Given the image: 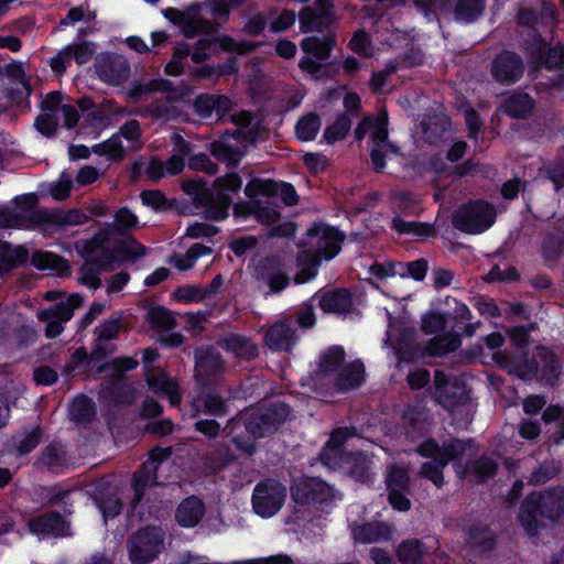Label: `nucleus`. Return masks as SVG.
<instances>
[{"mask_svg": "<svg viewBox=\"0 0 564 564\" xmlns=\"http://www.w3.org/2000/svg\"><path fill=\"white\" fill-rule=\"evenodd\" d=\"M516 19L518 25L529 29L521 42L528 61L536 69L563 70L564 44L562 42L552 44L535 28L542 20V12L533 8H521Z\"/></svg>", "mask_w": 564, "mask_h": 564, "instance_id": "f257e3e1", "label": "nucleus"}, {"mask_svg": "<svg viewBox=\"0 0 564 564\" xmlns=\"http://www.w3.org/2000/svg\"><path fill=\"white\" fill-rule=\"evenodd\" d=\"M344 235L335 228L326 225H314L307 231V241L304 246L308 249L297 256L299 272L294 276L296 284H302L313 279L322 262V259L329 260L339 251Z\"/></svg>", "mask_w": 564, "mask_h": 564, "instance_id": "f03ea898", "label": "nucleus"}, {"mask_svg": "<svg viewBox=\"0 0 564 564\" xmlns=\"http://www.w3.org/2000/svg\"><path fill=\"white\" fill-rule=\"evenodd\" d=\"M564 514V487L532 491L522 500L518 520L529 536L539 534V518L557 521Z\"/></svg>", "mask_w": 564, "mask_h": 564, "instance_id": "7ed1b4c3", "label": "nucleus"}, {"mask_svg": "<svg viewBox=\"0 0 564 564\" xmlns=\"http://www.w3.org/2000/svg\"><path fill=\"white\" fill-rule=\"evenodd\" d=\"M473 440L448 438L442 445L436 440L430 437L416 447V453L424 457L431 458L432 462L422 463L419 475L430 480L437 488H442L445 484L444 468L456 459H459L470 446Z\"/></svg>", "mask_w": 564, "mask_h": 564, "instance_id": "20e7f679", "label": "nucleus"}, {"mask_svg": "<svg viewBox=\"0 0 564 564\" xmlns=\"http://www.w3.org/2000/svg\"><path fill=\"white\" fill-rule=\"evenodd\" d=\"M496 220L494 206L484 200H470L458 207L452 216L453 226L465 234L479 235L489 229Z\"/></svg>", "mask_w": 564, "mask_h": 564, "instance_id": "39448f33", "label": "nucleus"}, {"mask_svg": "<svg viewBox=\"0 0 564 564\" xmlns=\"http://www.w3.org/2000/svg\"><path fill=\"white\" fill-rule=\"evenodd\" d=\"M165 532L155 525H148L127 539V549L132 564H149L164 549Z\"/></svg>", "mask_w": 564, "mask_h": 564, "instance_id": "423d86ee", "label": "nucleus"}, {"mask_svg": "<svg viewBox=\"0 0 564 564\" xmlns=\"http://www.w3.org/2000/svg\"><path fill=\"white\" fill-rule=\"evenodd\" d=\"M370 133V160L373 170L381 172L386 166V153L388 150V122L387 113L382 111L377 117H365L355 129L357 140Z\"/></svg>", "mask_w": 564, "mask_h": 564, "instance_id": "0eeeda50", "label": "nucleus"}, {"mask_svg": "<svg viewBox=\"0 0 564 564\" xmlns=\"http://www.w3.org/2000/svg\"><path fill=\"white\" fill-rule=\"evenodd\" d=\"M434 397L436 403L446 410L464 405L469 401V392L466 382L457 376L447 375L436 369L434 371Z\"/></svg>", "mask_w": 564, "mask_h": 564, "instance_id": "6e6552de", "label": "nucleus"}, {"mask_svg": "<svg viewBox=\"0 0 564 564\" xmlns=\"http://www.w3.org/2000/svg\"><path fill=\"white\" fill-rule=\"evenodd\" d=\"M290 413L285 403L278 402L264 409L253 410L245 422L246 431L253 438L265 437L279 429Z\"/></svg>", "mask_w": 564, "mask_h": 564, "instance_id": "1a4fd4ad", "label": "nucleus"}, {"mask_svg": "<svg viewBox=\"0 0 564 564\" xmlns=\"http://www.w3.org/2000/svg\"><path fill=\"white\" fill-rule=\"evenodd\" d=\"M45 209L39 208V196L34 193L17 196L13 199V206L9 207L10 227L26 230L43 229Z\"/></svg>", "mask_w": 564, "mask_h": 564, "instance_id": "9d476101", "label": "nucleus"}, {"mask_svg": "<svg viewBox=\"0 0 564 564\" xmlns=\"http://www.w3.org/2000/svg\"><path fill=\"white\" fill-rule=\"evenodd\" d=\"M292 498L297 506L308 510H318L334 499L330 486L315 477L299 479L291 489Z\"/></svg>", "mask_w": 564, "mask_h": 564, "instance_id": "9b49d317", "label": "nucleus"}, {"mask_svg": "<svg viewBox=\"0 0 564 564\" xmlns=\"http://www.w3.org/2000/svg\"><path fill=\"white\" fill-rule=\"evenodd\" d=\"M525 72L523 57L511 50L498 52L490 63V76L500 86H512L521 80Z\"/></svg>", "mask_w": 564, "mask_h": 564, "instance_id": "f8f14e48", "label": "nucleus"}, {"mask_svg": "<svg viewBox=\"0 0 564 564\" xmlns=\"http://www.w3.org/2000/svg\"><path fill=\"white\" fill-rule=\"evenodd\" d=\"M252 139L253 133L251 131L235 130L231 133L226 132L218 140L210 143L209 152L217 160L235 167L247 152V141Z\"/></svg>", "mask_w": 564, "mask_h": 564, "instance_id": "ddd939ff", "label": "nucleus"}, {"mask_svg": "<svg viewBox=\"0 0 564 564\" xmlns=\"http://www.w3.org/2000/svg\"><path fill=\"white\" fill-rule=\"evenodd\" d=\"M285 498V486L278 480L265 479L256 486L252 506L259 516L271 517L281 509Z\"/></svg>", "mask_w": 564, "mask_h": 564, "instance_id": "4468645a", "label": "nucleus"}, {"mask_svg": "<svg viewBox=\"0 0 564 564\" xmlns=\"http://www.w3.org/2000/svg\"><path fill=\"white\" fill-rule=\"evenodd\" d=\"M83 305V297L72 294L65 302L56 303L54 306L39 311L37 317L46 323L45 335L55 338L63 332V323L69 321L74 310Z\"/></svg>", "mask_w": 564, "mask_h": 564, "instance_id": "2eb2a0df", "label": "nucleus"}, {"mask_svg": "<svg viewBox=\"0 0 564 564\" xmlns=\"http://www.w3.org/2000/svg\"><path fill=\"white\" fill-rule=\"evenodd\" d=\"M257 280L267 284L272 293H279L290 284L285 264L276 257L262 259L256 270Z\"/></svg>", "mask_w": 564, "mask_h": 564, "instance_id": "dca6fc26", "label": "nucleus"}, {"mask_svg": "<svg viewBox=\"0 0 564 564\" xmlns=\"http://www.w3.org/2000/svg\"><path fill=\"white\" fill-rule=\"evenodd\" d=\"M95 67L99 78L112 86L121 85L130 76L128 59L118 54L101 55Z\"/></svg>", "mask_w": 564, "mask_h": 564, "instance_id": "f3484780", "label": "nucleus"}, {"mask_svg": "<svg viewBox=\"0 0 564 564\" xmlns=\"http://www.w3.org/2000/svg\"><path fill=\"white\" fill-rule=\"evenodd\" d=\"M96 52L91 42H82L70 44L61 50L52 59L51 68L55 74H63L66 70V64L74 59L78 65L88 63Z\"/></svg>", "mask_w": 564, "mask_h": 564, "instance_id": "a211bd4d", "label": "nucleus"}, {"mask_svg": "<svg viewBox=\"0 0 564 564\" xmlns=\"http://www.w3.org/2000/svg\"><path fill=\"white\" fill-rule=\"evenodd\" d=\"M466 544L477 555L492 552L498 544V534L486 523L474 522L466 530Z\"/></svg>", "mask_w": 564, "mask_h": 564, "instance_id": "6ab92c4d", "label": "nucleus"}, {"mask_svg": "<svg viewBox=\"0 0 564 564\" xmlns=\"http://www.w3.org/2000/svg\"><path fill=\"white\" fill-rule=\"evenodd\" d=\"M113 234L115 229L107 225L95 234L91 239L83 242L80 253L90 258V260L110 264L113 259V253L109 242Z\"/></svg>", "mask_w": 564, "mask_h": 564, "instance_id": "aec40b11", "label": "nucleus"}, {"mask_svg": "<svg viewBox=\"0 0 564 564\" xmlns=\"http://www.w3.org/2000/svg\"><path fill=\"white\" fill-rule=\"evenodd\" d=\"M501 358L508 371L521 380L530 381L539 373L536 349L531 356L529 351L520 352L519 355L505 351Z\"/></svg>", "mask_w": 564, "mask_h": 564, "instance_id": "412c9836", "label": "nucleus"}, {"mask_svg": "<svg viewBox=\"0 0 564 564\" xmlns=\"http://www.w3.org/2000/svg\"><path fill=\"white\" fill-rule=\"evenodd\" d=\"M297 339L296 330L289 319L280 321L270 326L263 337L264 345L274 351H290Z\"/></svg>", "mask_w": 564, "mask_h": 564, "instance_id": "4be33fe9", "label": "nucleus"}, {"mask_svg": "<svg viewBox=\"0 0 564 564\" xmlns=\"http://www.w3.org/2000/svg\"><path fill=\"white\" fill-rule=\"evenodd\" d=\"M29 529L36 535H53L56 538L70 534V525L58 512L51 511L29 521Z\"/></svg>", "mask_w": 564, "mask_h": 564, "instance_id": "5701e85b", "label": "nucleus"}, {"mask_svg": "<svg viewBox=\"0 0 564 564\" xmlns=\"http://www.w3.org/2000/svg\"><path fill=\"white\" fill-rule=\"evenodd\" d=\"M121 328L122 323L120 319H109L102 323L97 329V338L91 350V358L104 359L115 352L116 345L111 341L118 338Z\"/></svg>", "mask_w": 564, "mask_h": 564, "instance_id": "b1692460", "label": "nucleus"}, {"mask_svg": "<svg viewBox=\"0 0 564 564\" xmlns=\"http://www.w3.org/2000/svg\"><path fill=\"white\" fill-rule=\"evenodd\" d=\"M196 377L202 381H208L210 378L220 375L224 371V360L220 354L210 348H199L195 352Z\"/></svg>", "mask_w": 564, "mask_h": 564, "instance_id": "393cba45", "label": "nucleus"}, {"mask_svg": "<svg viewBox=\"0 0 564 564\" xmlns=\"http://www.w3.org/2000/svg\"><path fill=\"white\" fill-rule=\"evenodd\" d=\"M217 345L237 358L251 360L258 357L259 348L250 338L239 334H226L217 339Z\"/></svg>", "mask_w": 564, "mask_h": 564, "instance_id": "a878e982", "label": "nucleus"}, {"mask_svg": "<svg viewBox=\"0 0 564 564\" xmlns=\"http://www.w3.org/2000/svg\"><path fill=\"white\" fill-rule=\"evenodd\" d=\"M333 19V10L322 4L316 8L305 7L299 13L300 29L303 33L319 32Z\"/></svg>", "mask_w": 564, "mask_h": 564, "instance_id": "bb28decb", "label": "nucleus"}, {"mask_svg": "<svg viewBox=\"0 0 564 564\" xmlns=\"http://www.w3.org/2000/svg\"><path fill=\"white\" fill-rule=\"evenodd\" d=\"M535 107V100L525 91L516 90L508 95L501 105V110L512 119H527Z\"/></svg>", "mask_w": 564, "mask_h": 564, "instance_id": "cd10ccee", "label": "nucleus"}, {"mask_svg": "<svg viewBox=\"0 0 564 564\" xmlns=\"http://www.w3.org/2000/svg\"><path fill=\"white\" fill-rule=\"evenodd\" d=\"M145 380L154 392L164 393L172 405L175 406L181 403L177 382L170 378L164 371L156 368H149L147 370Z\"/></svg>", "mask_w": 564, "mask_h": 564, "instance_id": "c85d7f7f", "label": "nucleus"}, {"mask_svg": "<svg viewBox=\"0 0 564 564\" xmlns=\"http://www.w3.org/2000/svg\"><path fill=\"white\" fill-rule=\"evenodd\" d=\"M232 102L223 95H199L194 101L195 112L202 118H209L213 113L223 116L231 109Z\"/></svg>", "mask_w": 564, "mask_h": 564, "instance_id": "c756f323", "label": "nucleus"}, {"mask_svg": "<svg viewBox=\"0 0 564 564\" xmlns=\"http://www.w3.org/2000/svg\"><path fill=\"white\" fill-rule=\"evenodd\" d=\"M205 514V506L198 498L192 496L184 499L176 509L175 519L181 527L193 528Z\"/></svg>", "mask_w": 564, "mask_h": 564, "instance_id": "7c9ffc66", "label": "nucleus"}, {"mask_svg": "<svg viewBox=\"0 0 564 564\" xmlns=\"http://www.w3.org/2000/svg\"><path fill=\"white\" fill-rule=\"evenodd\" d=\"M462 345V338L458 333H446L431 338L423 347L422 356L443 357L449 352L456 351Z\"/></svg>", "mask_w": 564, "mask_h": 564, "instance_id": "2f4dec72", "label": "nucleus"}, {"mask_svg": "<svg viewBox=\"0 0 564 564\" xmlns=\"http://www.w3.org/2000/svg\"><path fill=\"white\" fill-rule=\"evenodd\" d=\"M156 473V465L153 460H147L143 463L140 470L133 477L132 489L134 491V497L131 500L132 506H135L141 501L147 488L159 484Z\"/></svg>", "mask_w": 564, "mask_h": 564, "instance_id": "473e14b6", "label": "nucleus"}, {"mask_svg": "<svg viewBox=\"0 0 564 564\" xmlns=\"http://www.w3.org/2000/svg\"><path fill=\"white\" fill-rule=\"evenodd\" d=\"M351 532L358 543H376L386 538L388 528L382 521H364L354 523Z\"/></svg>", "mask_w": 564, "mask_h": 564, "instance_id": "72a5a7b5", "label": "nucleus"}, {"mask_svg": "<svg viewBox=\"0 0 564 564\" xmlns=\"http://www.w3.org/2000/svg\"><path fill=\"white\" fill-rule=\"evenodd\" d=\"M318 304L325 313H345L350 310L352 302L349 292L339 289L324 293Z\"/></svg>", "mask_w": 564, "mask_h": 564, "instance_id": "f704fd0d", "label": "nucleus"}, {"mask_svg": "<svg viewBox=\"0 0 564 564\" xmlns=\"http://www.w3.org/2000/svg\"><path fill=\"white\" fill-rule=\"evenodd\" d=\"M335 45V37L330 34L322 37L307 36L301 42L302 51L306 54L313 55L318 61L327 59Z\"/></svg>", "mask_w": 564, "mask_h": 564, "instance_id": "c9c22d12", "label": "nucleus"}, {"mask_svg": "<svg viewBox=\"0 0 564 564\" xmlns=\"http://www.w3.org/2000/svg\"><path fill=\"white\" fill-rule=\"evenodd\" d=\"M31 264L40 270H51L59 275L68 273V261L48 251H35L31 257Z\"/></svg>", "mask_w": 564, "mask_h": 564, "instance_id": "e433bc0d", "label": "nucleus"}, {"mask_svg": "<svg viewBox=\"0 0 564 564\" xmlns=\"http://www.w3.org/2000/svg\"><path fill=\"white\" fill-rule=\"evenodd\" d=\"M536 357L541 377L550 382L557 380L561 365L556 355L545 346H538Z\"/></svg>", "mask_w": 564, "mask_h": 564, "instance_id": "4c0bfd02", "label": "nucleus"}, {"mask_svg": "<svg viewBox=\"0 0 564 564\" xmlns=\"http://www.w3.org/2000/svg\"><path fill=\"white\" fill-rule=\"evenodd\" d=\"M395 553L402 564H420L423 556L426 555L429 551L423 541L419 539H408L399 544Z\"/></svg>", "mask_w": 564, "mask_h": 564, "instance_id": "58836bf2", "label": "nucleus"}, {"mask_svg": "<svg viewBox=\"0 0 564 564\" xmlns=\"http://www.w3.org/2000/svg\"><path fill=\"white\" fill-rule=\"evenodd\" d=\"M174 93L176 91L172 88V83L167 79L156 78L151 79L145 83H135L128 91L127 97L139 101L143 96L151 95L153 93Z\"/></svg>", "mask_w": 564, "mask_h": 564, "instance_id": "ea45409f", "label": "nucleus"}, {"mask_svg": "<svg viewBox=\"0 0 564 564\" xmlns=\"http://www.w3.org/2000/svg\"><path fill=\"white\" fill-rule=\"evenodd\" d=\"M391 227L399 235H406L415 238H427L434 232L433 226L429 223L405 221L398 215L392 218Z\"/></svg>", "mask_w": 564, "mask_h": 564, "instance_id": "a19ab883", "label": "nucleus"}, {"mask_svg": "<svg viewBox=\"0 0 564 564\" xmlns=\"http://www.w3.org/2000/svg\"><path fill=\"white\" fill-rule=\"evenodd\" d=\"M364 380V367L361 362L354 361L344 365L336 375V384L343 390L358 387Z\"/></svg>", "mask_w": 564, "mask_h": 564, "instance_id": "79ce46f5", "label": "nucleus"}, {"mask_svg": "<svg viewBox=\"0 0 564 564\" xmlns=\"http://www.w3.org/2000/svg\"><path fill=\"white\" fill-rule=\"evenodd\" d=\"M486 0H457L454 14L457 21L475 22L484 12Z\"/></svg>", "mask_w": 564, "mask_h": 564, "instance_id": "37998d69", "label": "nucleus"}, {"mask_svg": "<svg viewBox=\"0 0 564 564\" xmlns=\"http://www.w3.org/2000/svg\"><path fill=\"white\" fill-rule=\"evenodd\" d=\"M108 270L109 264L95 260L86 261L79 270L78 282L96 290L101 284L100 273Z\"/></svg>", "mask_w": 564, "mask_h": 564, "instance_id": "c03bdc74", "label": "nucleus"}, {"mask_svg": "<svg viewBox=\"0 0 564 564\" xmlns=\"http://www.w3.org/2000/svg\"><path fill=\"white\" fill-rule=\"evenodd\" d=\"M499 470L498 463L490 456L484 454L471 463V473L477 478L478 484L497 476Z\"/></svg>", "mask_w": 564, "mask_h": 564, "instance_id": "a18cd8bd", "label": "nucleus"}, {"mask_svg": "<svg viewBox=\"0 0 564 564\" xmlns=\"http://www.w3.org/2000/svg\"><path fill=\"white\" fill-rule=\"evenodd\" d=\"M139 113L154 120L171 121L180 115L176 107L167 105L162 100H155L143 107Z\"/></svg>", "mask_w": 564, "mask_h": 564, "instance_id": "49530a36", "label": "nucleus"}, {"mask_svg": "<svg viewBox=\"0 0 564 564\" xmlns=\"http://www.w3.org/2000/svg\"><path fill=\"white\" fill-rule=\"evenodd\" d=\"M66 454L63 446L58 443L48 444L41 453L37 464L42 467L53 468L66 465Z\"/></svg>", "mask_w": 564, "mask_h": 564, "instance_id": "de8ad7c7", "label": "nucleus"}, {"mask_svg": "<svg viewBox=\"0 0 564 564\" xmlns=\"http://www.w3.org/2000/svg\"><path fill=\"white\" fill-rule=\"evenodd\" d=\"M321 128V119L317 113L310 112L303 116L296 123V137L302 141L313 140Z\"/></svg>", "mask_w": 564, "mask_h": 564, "instance_id": "09e8293b", "label": "nucleus"}, {"mask_svg": "<svg viewBox=\"0 0 564 564\" xmlns=\"http://www.w3.org/2000/svg\"><path fill=\"white\" fill-rule=\"evenodd\" d=\"M542 254L545 261L556 262L564 254V235H546L542 242Z\"/></svg>", "mask_w": 564, "mask_h": 564, "instance_id": "8fccbe9b", "label": "nucleus"}, {"mask_svg": "<svg viewBox=\"0 0 564 564\" xmlns=\"http://www.w3.org/2000/svg\"><path fill=\"white\" fill-rule=\"evenodd\" d=\"M345 352L341 347L329 348L321 359L319 370L324 375H337L344 364Z\"/></svg>", "mask_w": 564, "mask_h": 564, "instance_id": "3c124183", "label": "nucleus"}, {"mask_svg": "<svg viewBox=\"0 0 564 564\" xmlns=\"http://www.w3.org/2000/svg\"><path fill=\"white\" fill-rule=\"evenodd\" d=\"M217 31L214 23L199 17L185 18L182 23V32L186 37H194L199 33H215Z\"/></svg>", "mask_w": 564, "mask_h": 564, "instance_id": "603ef678", "label": "nucleus"}, {"mask_svg": "<svg viewBox=\"0 0 564 564\" xmlns=\"http://www.w3.org/2000/svg\"><path fill=\"white\" fill-rule=\"evenodd\" d=\"M116 252L122 260L135 261L147 253V248L132 237L120 241Z\"/></svg>", "mask_w": 564, "mask_h": 564, "instance_id": "864d4df0", "label": "nucleus"}, {"mask_svg": "<svg viewBox=\"0 0 564 564\" xmlns=\"http://www.w3.org/2000/svg\"><path fill=\"white\" fill-rule=\"evenodd\" d=\"M348 473L358 481H366L369 478V460L364 454H350L346 457Z\"/></svg>", "mask_w": 564, "mask_h": 564, "instance_id": "5fc2aeb1", "label": "nucleus"}, {"mask_svg": "<svg viewBox=\"0 0 564 564\" xmlns=\"http://www.w3.org/2000/svg\"><path fill=\"white\" fill-rule=\"evenodd\" d=\"M93 151L98 155H104L112 160H121L126 153L119 134H115L107 141L94 145Z\"/></svg>", "mask_w": 564, "mask_h": 564, "instance_id": "6e6d98bb", "label": "nucleus"}, {"mask_svg": "<svg viewBox=\"0 0 564 564\" xmlns=\"http://www.w3.org/2000/svg\"><path fill=\"white\" fill-rule=\"evenodd\" d=\"M351 127V120L347 113L339 115L335 122L327 127L324 132V138L328 143L343 140Z\"/></svg>", "mask_w": 564, "mask_h": 564, "instance_id": "4d7b16f0", "label": "nucleus"}, {"mask_svg": "<svg viewBox=\"0 0 564 564\" xmlns=\"http://www.w3.org/2000/svg\"><path fill=\"white\" fill-rule=\"evenodd\" d=\"M408 166L411 167L415 175L423 177L431 172H441L444 164L436 158L422 159L415 155L410 159Z\"/></svg>", "mask_w": 564, "mask_h": 564, "instance_id": "13d9d810", "label": "nucleus"}, {"mask_svg": "<svg viewBox=\"0 0 564 564\" xmlns=\"http://www.w3.org/2000/svg\"><path fill=\"white\" fill-rule=\"evenodd\" d=\"M70 226L67 210L55 208L45 209L43 229H54L55 231H64Z\"/></svg>", "mask_w": 564, "mask_h": 564, "instance_id": "bf43d9fd", "label": "nucleus"}, {"mask_svg": "<svg viewBox=\"0 0 564 564\" xmlns=\"http://www.w3.org/2000/svg\"><path fill=\"white\" fill-rule=\"evenodd\" d=\"M70 226L67 210L55 208L45 209L43 229H54L55 231H64Z\"/></svg>", "mask_w": 564, "mask_h": 564, "instance_id": "052dcab7", "label": "nucleus"}, {"mask_svg": "<svg viewBox=\"0 0 564 564\" xmlns=\"http://www.w3.org/2000/svg\"><path fill=\"white\" fill-rule=\"evenodd\" d=\"M446 325V316L436 311L425 313L421 319V330L426 335H434L443 332Z\"/></svg>", "mask_w": 564, "mask_h": 564, "instance_id": "680f3d73", "label": "nucleus"}, {"mask_svg": "<svg viewBox=\"0 0 564 564\" xmlns=\"http://www.w3.org/2000/svg\"><path fill=\"white\" fill-rule=\"evenodd\" d=\"M220 46V48L225 52L237 53L240 55L252 52L257 48V44L249 41H237L228 35H220L215 39Z\"/></svg>", "mask_w": 564, "mask_h": 564, "instance_id": "e2e57ef3", "label": "nucleus"}, {"mask_svg": "<svg viewBox=\"0 0 564 564\" xmlns=\"http://www.w3.org/2000/svg\"><path fill=\"white\" fill-rule=\"evenodd\" d=\"M230 204L231 199L227 194H218L217 198L204 210L205 218L214 220L226 218Z\"/></svg>", "mask_w": 564, "mask_h": 564, "instance_id": "0e129e2a", "label": "nucleus"}, {"mask_svg": "<svg viewBox=\"0 0 564 564\" xmlns=\"http://www.w3.org/2000/svg\"><path fill=\"white\" fill-rule=\"evenodd\" d=\"M142 171H144L147 177L152 182H158L165 176L164 163L156 158L151 159L147 165L141 160L134 162L133 172L141 173Z\"/></svg>", "mask_w": 564, "mask_h": 564, "instance_id": "69168bd1", "label": "nucleus"}, {"mask_svg": "<svg viewBox=\"0 0 564 564\" xmlns=\"http://www.w3.org/2000/svg\"><path fill=\"white\" fill-rule=\"evenodd\" d=\"M148 317L152 327L160 328L162 330H171L176 325L173 314L163 307L152 308L149 312Z\"/></svg>", "mask_w": 564, "mask_h": 564, "instance_id": "338daca9", "label": "nucleus"}, {"mask_svg": "<svg viewBox=\"0 0 564 564\" xmlns=\"http://www.w3.org/2000/svg\"><path fill=\"white\" fill-rule=\"evenodd\" d=\"M245 193L250 198H254L258 195L272 196L278 193V183L270 180L262 181L254 178L247 184Z\"/></svg>", "mask_w": 564, "mask_h": 564, "instance_id": "774afa93", "label": "nucleus"}]
</instances>
